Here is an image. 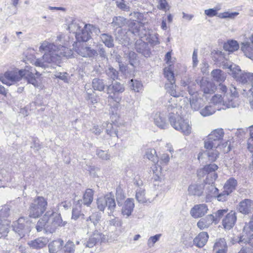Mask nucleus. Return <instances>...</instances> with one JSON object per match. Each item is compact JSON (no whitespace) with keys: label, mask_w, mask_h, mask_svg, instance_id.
Listing matches in <instances>:
<instances>
[{"label":"nucleus","mask_w":253,"mask_h":253,"mask_svg":"<svg viewBox=\"0 0 253 253\" xmlns=\"http://www.w3.org/2000/svg\"><path fill=\"white\" fill-rule=\"evenodd\" d=\"M68 40L69 37L64 35L57 36L56 42H58L57 43L60 42L62 44H59L58 46L46 41L43 42L39 49L40 51H44L45 53L41 58L36 60L35 65L43 69L54 68L55 65L60 63L61 57H71L73 51L67 47L68 45Z\"/></svg>","instance_id":"nucleus-1"},{"label":"nucleus","mask_w":253,"mask_h":253,"mask_svg":"<svg viewBox=\"0 0 253 253\" xmlns=\"http://www.w3.org/2000/svg\"><path fill=\"white\" fill-rule=\"evenodd\" d=\"M182 112H171L169 114V121L171 126L176 130L189 135L191 132V127L189 121L184 118Z\"/></svg>","instance_id":"nucleus-2"},{"label":"nucleus","mask_w":253,"mask_h":253,"mask_svg":"<svg viewBox=\"0 0 253 253\" xmlns=\"http://www.w3.org/2000/svg\"><path fill=\"white\" fill-rule=\"evenodd\" d=\"M125 90L124 85L118 82H115L107 87V93L109 95V102L111 107L114 109H119V102L121 100L118 94Z\"/></svg>","instance_id":"nucleus-3"},{"label":"nucleus","mask_w":253,"mask_h":253,"mask_svg":"<svg viewBox=\"0 0 253 253\" xmlns=\"http://www.w3.org/2000/svg\"><path fill=\"white\" fill-rule=\"evenodd\" d=\"M34 74L33 69L26 67L24 69L20 70L18 72L10 71L6 72L3 76H0V81L4 84L10 85L20 81L24 76Z\"/></svg>","instance_id":"nucleus-4"},{"label":"nucleus","mask_w":253,"mask_h":253,"mask_svg":"<svg viewBox=\"0 0 253 253\" xmlns=\"http://www.w3.org/2000/svg\"><path fill=\"white\" fill-rule=\"evenodd\" d=\"M47 202L43 197L38 196L35 198L29 207V216L37 218L41 216L46 209Z\"/></svg>","instance_id":"nucleus-5"},{"label":"nucleus","mask_w":253,"mask_h":253,"mask_svg":"<svg viewBox=\"0 0 253 253\" xmlns=\"http://www.w3.org/2000/svg\"><path fill=\"white\" fill-rule=\"evenodd\" d=\"M224 135L222 128L215 129L208 135V138L205 140V148H217L219 145V141L222 139Z\"/></svg>","instance_id":"nucleus-6"},{"label":"nucleus","mask_w":253,"mask_h":253,"mask_svg":"<svg viewBox=\"0 0 253 253\" xmlns=\"http://www.w3.org/2000/svg\"><path fill=\"white\" fill-rule=\"evenodd\" d=\"M97 205V208L100 211H104L107 207L110 212L113 213L116 206L113 194L112 193H109L103 197L98 198Z\"/></svg>","instance_id":"nucleus-7"},{"label":"nucleus","mask_w":253,"mask_h":253,"mask_svg":"<svg viewBox=\"0 0 253 253\" xmlns=\"http://www.w3.org/2000/svg\"><path fill=\"white\" fill-rule=\"evenodd\" d=\"M29 224L28 221L24 218H19L13 223V230L22 238L30 231Z\"/></svg>","instance_id":"nucleus-8"},{"label":"nucleus","mask_w":253,"mask_h":253,"mask_svg":"<svg viewBox=\"0 0 253 253\" xmlns=\"http://www.w3.org/2000/svg\"><path fill=\"white\" fill-rule=\"evenodd\" d=\"M128 26L132 33L135 36H138L140 38H142L146 36L147 31L142 23L133 20L129 22Z\"/></svg>","instance_id":"nucleus-9"},{"label":"nucleus","mask_w":253,"mask_h":253,"mask_svg":"<svg viewBox=\"0 0 253 253\" xmlns=\"http://www.w3.org/2000/svg\"><path fill=\"white\" fill-rule=\"evenodd\" d=\"M106 240V237L104 235L98 231H95L89 239L84 242V245L86 248H91L93 247L97 243L105 242Z\"/></svg>","instance_id":"nucleus-10"},{"label":"nucleus","mask_w":253,"mask_h":253,"mask_svg":"<svg viewBox=\"0 0 253 253\" xmlns=\"http://www.w3.org/2000/svg\"><path fill=\"white\" fill-rule=\"evenodd\" d=\"M217 169V166L214 164L207 165L203 169V173L207 174L206 179L207 183H212L217 178V174L215 172Z\"/></svg>","instance_id":"nucleus-11"},{"label":"nucleus","mask_w":253,"mask_h":253,"mask_svg":"<svg viewBox=\"0 0 253 253\" xmlns=\"http://www.w3.org/2000/svg\"><path fill=\"white\" fill-rule=\"evenodd\" d=\"M229 93L230 94L231 99H228L227 101L224 102L223 105L226 106V108H223L222 109L226 108H235L239 106L237 101L238 97V92L237 88L233 85H231L229 89Z\"/></svg>","instance_id":"nucleus-12"},{"label":"nucleus","mask_w":253,"mask_h":253,"mask_svg":"<svg viewBox=\"0 0 253 253\" xmlns=\"http://www.w3.org/2000/svg\"><path fill=\"white\" fill-rule=\"evenodd\" d=\"M93 25L90 24H84L79 32L76 35L77 40L79 42H85L88 41L91 38V30Z\"/></svg>","instance_id":"nucleus-13"},{"label":"nucleus","mask_w":253,"mask_h":253,"mask_svg":"<svg viewBox=\"0 0 253 253\" xmlns=\"http://www.w3.org/2000/svg\"><path fill=\"white\" fill-rule=\"evenodd\" d=\"M238 211L243 214L249 215L253 213V201L246 199L241 201L237 207Z\"/></svg>","instance_id":"nucleus-14"},{"label":"nucleus","mask_w":253,"mask_h":253,"mask_svg":"<svg viewBox=\"0 0 253 253\" xmlns=\"http://www.w3.org/2000/svg\"><path fill=\"white\" fill-rule=\"evenodd\" d=\"M217 148L211 147V148H205L206 150L204 152H200L198 158L200 159L208 158L209 161L214 162L218 157L219 152L216 150Z\"/></svg>","instance_id":"nucleus-15"},{"label":"nucleus","mask_w":253,"mask_h":253,"mask_svg":"<svg viewBox=\"0 0 253 253\" xmlns=\"http://www.w3.org/2000/svg\"><path fill=\"white\" fill-rule=\"evenodd\" d=\"M50 212H46L42 218H40L38 221L36 225V229L38 232L42 231V230H45L46 232H50L49 216Z\"/></svg>","instance_id":"nucleus-16"},{"label":"nucleus","mask_w":253,"mask_h":253,"mask_svg":"<svg viewBox=\"0 0 253 253\" xmlns=\"http://www.w3.org/2000/svg\"><path fill=\"white\" fill-rule=\"evenodd\" d=\"M167 116L166 112H157L154 116L155 124L161 128H167L169 126L167 122Z\"/></svg>","instance_id":"nucleus-17"},{"label":"nucleus","mask_w":253,"mask_h":253,"mask_svg":"<svg viewBox=\"0 0 253 253\" xmlns=\"http://www.w3.org/2000/svg\"><path fill=\"white\" fill-rule=\"evenodd\" d=\"M49 220L50 222V233L54 232L57 227L63 226L65 224V222L62 221L60 214L56 212H50Z\"/></svg>","instance_id":"nucleus-18"},{"label":"nucleus","mask_w":253,"mask_h":253,"mask_svg":"<svg viewBox=\"0 0 253 253\" xmlns=\"http://www.w3.org/2000/svg\"><path fill=\"white\" fill-rule=\"evenodd\" d=\"M208 211V207L206 204H199L191 209L190 214L193 217L197 218L203 216Z\"/></svg>","instance_id":"nucleus-19"},{"label":"nucleus","mask_w":253,"mask_h":253,"mask_svg":"<svg viewBox=\"0 0 253 253\" xmlns=\"http://www.w3.org/2000/svg\"><path fill=\"white\" fill-rule=\"evenodd\" d=\"M237 220L236 213L231 211L228 213L222 220V225L224 228L229 230L235 225Z\"/></svg>","instance_id":"nucleus-20"},{"label":"nucleus","mask_w":253,"mask_h":253,"mask_svg":"<svg viewBox=\"0 0 253 253\" xmlns=\"http://www.w3.org/2000/svg\"><path fill=\"white\" fill-rule=\"evenodd\" d=\"M135 49L137 52L146 57H149L151 54L148 45L142 40H139L136 42Z\"/></svg>","instance_id":"nucleus-21"},{"label":"nucleus","mask_w":253,"mask_h":253,"mask_svg":"<svg viewBox=\"0 0 253 253\" xmlns=\"http://www.w3.org/2000/svg\"><path fill=\"white\" fill-rule=\"evenodd\" d=\"M77 52L84 57H94L98 55L96 50L88 46L79 47L77 49Z\"/></svg>","instance_id":"nucleus-22"},{"label":"nucleus","mask_w":253,"mask_h":253,"mask_svg":"<svg viewBox=\"0 0 253 253\" xmlns=\"http://www.w3.org/2000/svg\"><path fill=\"white\" fill-rule=\"evenodd\" d=\"M227 251V246L225 240L223 238L217 240L213 246L214 253H226Z\"/></svg>","instance_id":"nucleus-23"},{"label":"nucleus","mask_w":253,"mask_h":253,"mask_svg":"<svg viewBox=\"0 0 253 253\" xmlns=\"http://www.w3.org/2000/svg\"><path fill=\"white\" fill-rule=\"evenodd\" d=\"M201 88L205 94H212L214 92V85L206 79H202L201 81Z\"/></svg>","instance_id":"nucleus-24"},{"label":"nucleus","mask_w":253,"mask_h":253,"mask_svg":"<svg viewBox=\"0 0 253 253\" xmlns=\"http://www.w3.org/2000/svg\"><path fill=\"white\" fill-rule=\"evenodd\" d=\"M212 223H214L213 214H209L204 218H201L197 222V226L201 230L208 228Z\"/></svg>","instance_id":"nucleus-25"},{"label":"nucleus","mask_w":253,"mask_h":253,"mask_svg":"<svg viewBox=\"0 0 253 253\" xmlns=\"http://www.w3.org/2000/svg\"><path fill=\"white\" fill-rule=\"evenodd\" d=\"M134 207V204L133 199H127L123 206L122 209V213L126 217L129 216L132 212Z\"/></svg>","instance_id":"nucleus-26"},{"label":"nucleus","mask_w":253,"mask_h":253,"mask_svg":"<svg viewBox=\"0 0 253 253\" xmlns=\"http://www.w3.org/2000/svg\"><path fill=\"white\" fill-rule=\"evenodd\" d=\"M204 186L203 184H194L190 185L188 189L189 194L193 196H201L203 193Z\"/></svg>","instance_id":"nucleus-27"},{"label":"nucleus","mask_w":253,"mask_h":253,"mask_svg":"<svg viewBox=\"0 0 253 253\" xmlns=\"http://www.w3.org/2000/svg\"><path fill=\"white\" fill-rule=\"evenodd\" d=\"M209 238L207 232H202L194 239V243L196 246L201 248L205 245Z\"/></svg>","instance_id":"nucleus-28"},{"label":"nucleus","mask_w":253,"mask_h":253,"mask_svg":"<svg viewBox=\"0 0 253 253\" xmlns=\"http://www.w3.org/2000/svg\"><path fill=\"white\" fill-rule=\"evenodd\" d=\"M48 242L46 238L41 237L28 242V245L33 249H41L44 247Z\"/></svg>","instance_id":"nucleus-29"},{"label":"nucleus","mask_w":253,"mask_h":253,"mask_svg":"<svg viewBox=\"0 0 253 253\" xmlns=\"http://www.w3.org/2000/svg\"><path fill=\"white\" fill-rule=\"evenodd\" d=\"M241 49L247 57L253 60V46L250 42H242Z\"/></svg>","instance_id":"nucleus-30"},{"label":"nucleus","mask_w":253,"mask_h":253,"mask_svg":"<svg viewBox=\"0 0 253 253\" xmlns=\"http://www.w3.org/2000/svg\"><path fill=\"white\" fill-rule=\"evenodd\" d=\"M85 24L77 20H73L70 24H69L68 27V30L71 33L77 35V32L83 28Z\"/></svg>","instance_id":"nucleus-31"},{"label":"nucleus","mask_w":253,"mask_h":253,"mask_svg":"<svg viewBox=\"0 0 253 253\" xmlns=\"http://www.w3.org/2000/svg\"><path fill=\"white\" fill-rule=\"evenodd\" d=\"M103 126L105 128L106 132L107 134L112 137H118L117 135V126L114 123L112 124L108 122H105L103 123Z\"/></svg>","instance_id":"nucleus-32"},{"label":"nucleus","mask_w":253,"mask_h":253,"mask_svg":"<svg viewBox=\"0 0 253 253\" xmlns=\"http://www.w3.org/2000/svg\"><path fill=\"white\" fill-rule=\"evenodd\" d=\"M63 241L61 239L55 240L48 245L49 252L50 253H56L62 248Z\"/></svg>","instance_id":"nucleus-33"},{"label":"nucleus","mask_w":253,"mask_h":253,"mask_svg":"<svg viewBox=\"0 0 253 253\" xmlns=\"http://www.w3.org/2000/svg\"><path fill=\"white\" fill-rule=\"evenodd\" d=\"M214 182L212 183H207L206 181V193L207 196L209 197H215L218 194V189L215 187L213 184Z\"/></svg>","instance_id":"nucleus-34"},{"label":"nucleus","mask_w":253,"mask_h":253,"mask_svg":"<svg viewBox=\"0 0 253 253\" xmlns=\"http://www.w3.org/2000/svg\"><path fill=\"white\" fill-rule=\"evenodd\" d=\"M237 185V180L232 177L229 178L225 183L223 189L231 194L236 188Z\"/></svg>","instance_id":"nucleus-35"},{"label":"nucleus","mask_w":253,"mask_h":253,"mask_svg":"<svg viewBox=\"0 0 253 253\" xmlns=\"http://www.w3.org/2000/svg\"><path fill=\"white\" fill-rule=\"evenodd\" d=\"M211 75L214 81L222 82L225 81L226 79L224 73L219 69L213 70L211 73Z\"/></svg>","instance_id":"nucleus-36"},{"label":"nucleus","mask_w":253,"mask_h":253,"mask_svg":"<svg viewBox=\"0 0 253 253\" xmlns=\"http://www.w3.org/2000/svg\"><path fill=\"white\" fill-rule=\"evenodd\" d=\"M100 38L103 43L108 47H112L114 46L113 37L108 34H102Z\"/></svg>","instance_id":"nucleus-37"},{"label":"nucleus","mask_w":253,"mask_h":253,"mask_svg":"<svg viewBox=\"0 0 253 253\" xmlns=\"http://www.w3.org/2000/svg\"><path fill=\"white\" fill-rule=\"evenodd\" d=\"M223 47L225 50L232 52L237 50L239 48V45L237 41L231 40L225 43Z\"/></svg>","instance_id":"nucleus-38"},{"label":"nucleus","mask_w":253,"mask_h":253,"mask_svg":"<svg viewBox=\"0 0 253 253\" xmlns=\"http://www.w3.org/2000/svg\"><path fill=\"white\" fill-rule=\"evenodd\" d=\"M92 85L94 90L101 91L104 90L106 84L104 80L98 78H95L92 80Z\"/></svg>","instance_id":"nucleus-39"},{"label":"nucleus","mask_w":253,"mask_h":253,"mask_svg":"<svg viewBox=\"0 0 253 253\" xmlns=\"http://www.w3.org/2000/svg\"><path fill=\"white\" fill-rule=\"evenodd\" d=\"M127 20L126 18L122 16L114 17L111 23L112 26L114 27L121 28L126 24Z\"/></svg>","instance_id":"nucleus-40"},{"label":"nucleus","mask_w":253,"mask_h":253,"mask_svg":"<svg viewBox=\"0 0 253 253\" xmlns=\"http://www.w3.org/2000/svg\"><path fill=\"white\" fill-rule=\"evenodd\" d=\"M93 199V191L91 189L86 190L83 197V203L86 206H89L92 203Z\"/></svg>","instance_id":"nucleus-41"},{"label":"nucleus","mask_w":253,"mask_h":253,"mask_svg":"<svg viewBox=\"0 0 253 253\" xmlns=\"http://www.w3.org/2000/svg\"><path fill=\"white\" fill-rule=\"evenodd\" d=\"M228 68L229 69L230 71L232 72L231 74L233 77L236 79V81H238V78H239L241 74H242L243 72L242 71L238 66H237L235 64L230 65L228 67Z\"/></svg>","instance_id":"nucleus-42"},{"label":"nucleus","mask_w":253,"mask_h":253,"mask_svg":"<svg viewBox=\"0 0 253 253\" xmlns=\"http://www.w3.org/2000/svg\"><path fill=\"white\" fill-rule=\"evenodd\" d=\"M101 217V215L100 213L98 212H95L93 213L86 219V222H87V226H89V221H90L91 223H92L93 225L95 226L100 221Z\"/></svg>","instance_id":"nucleus-43"},{"label":"nucleus","mask_w":253,"mask_h":253,"mask_svg":"<svg viewBox=\"0 0 253 253\" xmlns=\"http://www.w3.org/2000/svg\"><path fill=\"white\" fill-rule=\"evenodd\" d=\"M164 74L165 77L167 79L168 81L170 83L175 84V79L174 73L172 72L170 67V65L169 67H166L164 69Z\"/></svg>","instance_id":"nucleus-44"},{"label":"nucleus","mask_w":253,"mask_h":253,"mask_svg":"<svg viewBox=\"0 0 253 253\" xmlns=\"http://www.w3.org/2000/svg\"><path fill=\"white\" fill-rule=\"evenodd\" d=\"M135 198L139 203H146L147 199L145 197V190L142 188H138L136 191Z\"/></svg>","instance_id":"nucleus-45"},{"label":"nucleus","mask_w":253,"mask_h":253,"mask_svg":"<svg viewBox=\"0 0 253 253\" xmlns=\"http://www.w3.org/2000/svg\"><path fill=\"white\" fill-rule=\"evenodd\" d=\"M145 156L146 158L153 163L158 162V159L156 154V150L154 149H148L146 151Z\"/></svg>","instance_id":"nucleus-46"},{"label":"nucleus","mask_w":253,"mask_h":253,"mask_svg":"<svg viewBox=\"0 0 253 253\" xmlns=\"http://www.w3.org/2000/svg\"><path fill=\"white\" fill-rule=\"evenodd\" d=\"M251 78V73L243 72L241 74L239 78H238V82L243 84L250 85V80Z\"/></svg>","instance_id":"nucleus-47"},{"label":"nucleus","mask_w":253,"mask_h":253,"mask_svg":"<svg viewBox=\"0 0 253 253\" xmlns=\"http://www.w3.org/2000/svg\"><path fill=\"white\" fill-rule=\"evenodd\" d=\"M249 235H250V237L249 238L248 240H245V238H243V236L242 237H240L239 240H238V238H239L238 237V238L236 239L234 241V242L233 243V244H234L235 242H239V243L244 242V243H246V242H248V243L251 246H253V230L250 229Z\"/></svg>","instance_id":"nucleus-48"},{"label":"nucleus","mask_w":253,"mask_h":253,"mask_svg":"<svg viewBox=\"0 0 253 253\" xmlns=\"http://www.w3.org/2000/svg\"><path fill=\"white\" fill-rule=\"evenodd\" d=\"M242 94L244 96H247L249 98L251 106L253 109V86L248 90L246 88L243 89Z\"/></svg>","instance_id":"nucleus-49"},{"label":"nucleus","mask_w":253,"mask_h":253,"mask_svg":"<svg viewBox=\"0 0 253 253\" xmlns=\"http://www.w3.org/2000/svg\"><path fill=\"white\" fill-rule=\"evenodd\" d=\"M105 72L107 76L113 80L118 79V72L112 67H109L106 70Z\"/></svg>","instance_id":"nucleus-50"},{"label":"nucleus","mask_w":253,"mask_h":253,"mask_svg":"<svg viewBox=\"0 0 253 253\" xmlns=\"http://www.w3.org/2000/svg\"><path fill=\"white\" fill-rule=\"evenodd\" d=\"M97 156L103 160H109L111 156L108 151H104L101 149H97L96 151Z\"/></svg>","instance_id":"nucleus-51"},{"label":"nucleus","mask_w":253,"mask_h":253,"mask_svg":"<svg viewBox=\"0 0 253 253\" xmlns=\"http://www.w3.org/2000/svg\"><path fill=\"white\" fill-rule=\"evenodd\" d=\"M128 58L129 64L135 67L138 63V60L137 58V55L134 51H130L128 53Z\"/></svg>","instance_id":"nucleus-52"},{"label":"nucleus","mask_w":253,"mask_h":253,"mask_svg":"<svg viewBox=\"0 0 253 253\" xmlns=\"http://www.w3.org/2000/svg\"><path fill=\"white\" fill-rule=\"evenodd\" d=\"M130 84L132 89L136 92H139L141 90L143 86L142 84L140 81L133 79L131 80Z\"/></svg>","instance_id":"nucleus-53"},{"label":"nucleus","mask_w":253,"mask_h":253,"mask_svg":"<svg viewBox=\"0 0 253 253\" xmlns=\"http://www.w3.org/2000/svg\"><path fill=\"white\" fill-rule=\"evenodd\" d=\"M166 87L167 88H169V89L168 90L169 93L170 94V95L177 97L179 96L180 93L179 92H177L175 90V87L176 85L175 84L173 83H170L166 84Z\"/></svg>","instance_id":"nucleus-54"},{"label":"nucleus","mask_w":253,"mask_h":253,"mask_svg":"<svg viewBox=\"0 0 253 253\" xmlns=\"http://www.w3.org/2000/svg\"><path fill=\"white\" fill-rule=\"evenodd\" d=\"M227 212V210H219L213 214V219L214 223L217 224L221 218Z\"/></svg>","instance_id":"nucleus-55"},{"label":"nucleus","mask_w":253,"mask_h":253,"mask_svg":"<svg viewBox=\"0 0 253 253\" xmlns=\"http://www.w3.org/2000/svg\"><path fill=\"white\" fill-rule=\"evenodd\" d=\"M116 199L118 202V204L119 206L121 205L122 201L125 198V195L122 190V189L120 187H118L116 189Z\"/></svg>","instance_id":"nucleus-56"},{"label":"nucleus","mask_w":253,"mask_h":253,"mask_svg":"<svg viewBox=\"0 0 253 253\" xmlns=\"http://www.w3.org/2000/svg\"><path fill=\"white\" fill-rule=\"evenodd\" d=\"M63 249L65 253H74L75 251V244L73 242L68 241L64 246Z\"/></svg>","instance_id":"nucleus-57"},{"label":"nucleus","mask_w":253,"mask_h":253,"mask_svg":"<svg viewBox=\"0 0 253 253\" xmlns=\"http://www.w3.org/2000/svg\"><path fill=\"white\" fill-rule=\"evenodd\" d=\"M238 12H224L223 13H219L217 16L220 18H234L235 17L238 15Z\"/></svg>","instance_id":"nucleus-58"},{"label":"nucleus","mask_w":253,"mask_h":253,"mask_svg":"<svg viewBox=\"0 0 253 253\" xmlns=\"http://www.w3.org/2000/svg\"><path fill=\"white\" fill-rule=\"evenodd\" d=\"M230 194L229 193L223 189V191L216 195L215 198H216L218 201L224 202L227 200L228 196Z\"/></svg>","instance_id":"nucleus-59"},{"label":"nucleus","mask_w":253,"mask_h":253,"mask_svg":"<svg viewBox=\"0 0 253 253\" xmlns=\"http://www.w3.org/2000/svg\"><path fill=\"white\" fill-rule=\"evenodd\" d=\"M223 97L220 94H215L211 99V103L214 105L221 103L223 101Z\"/></svg>","instance_id":"nucleus-60"},{"label":"nucleus","mask_w":253,"mask_h":253,"mask_svg":"<svg viewBox=\"0 0 253 253\" xmlns=\"http://www.w3.org/2000/svg\"><path fill=\"white\" fill-rule=\"evenodd\" d=\"M161 236V234H157L154 236L150 237L148 240L147 243L149 247L151 248L153 247L154 244L159 240Z\"/></svg>","instance_id":"nucleus-61"},{"label":"nucleus","mask_w":253,"mask_h":253,"mask_svg":"<svg viewBox=\"0 0 253 253\" xmlns=\"http://www.w3.org/2000/svg\"><path fill=\"white\" fill-rule=\"evenodd\" d=\"M26 67H28V68H31L33 69V72L34 73V74H31V75H28V76H24L23 77H25V78H28V77H30L31 78V79L29 81V82L33 84H35V83L36 82V80L35 78H34V76L35 75H36L37 76H40L41 75V74L38 72L37 71H36L35 70V68H33V67H28V66H27Z\"/></svg>","instance_id":"nucleus-62"},{"label":"nucleus","mask_w":253,"mask_h":253,"mask_svg":"<svg viewBox=\"0 0 253 253\" xmlns=\"http://www.w3.org/2000/svg\"><path fill=\"white\" fill-rule=\"evenodd\" d=\"M218 9L216 8H210L205 10V14L210 17H212L217 15Z\"/></svg>","instance_id":"nucleus-63"},{"label":"nucleus","mask_w":253,"mask_h":253,"mask_svg":"<svg viewBox=\"0 0 253 253\" xmlns=\"http://www.w3.org/2000/svg\"><path fill=\"white\" fill-rule=\"evenodd\" d=\"M117 5L120 9L125 10H129V6H128L125 3L124 0H117L116 1Z\"/></svg>","instance_id":"nucleus-64"}]
</instances>
